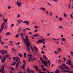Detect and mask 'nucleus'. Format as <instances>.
Returning a JSON list of instances; mask_svg holds the SVG:
<instances>
[{
    "label": "nucleus",
    "instance_id": "603ef678",
    "mask_svg": "<svg viewBox=\"0 0 73 73\" xmlns=\"http://www.w3.org/2000/svg\"><path fill=\"white\" fill-rule=\"evenodd\" d=\"M64 16L65 17L67 16L66 14L65 13H64Z\"/></svg>",
    "mask_w": 73,
    "mask_h": 73
},
{
    "label": "nucleus",
    "instance_id": "5fc2aeb1",
    "mask_svg": "<svg viewBox=\"0 0 73 73\" xmlns=\"http://www.w3.org/2000/svg\"><path fill=\"white\" fill-rule=\"evenodd\" d=\"M54 52L55 53V54H58V52L57 51H55Z\"/></svg>",
    "mask_w": 73,
    "mask_h": 73
},
{
    "label": "nucleus",
    "instance_id": "9d476101",
    "mask_svg": "<svg viewBox=\"0 0 73 73\" xmlns=\"http://www.w3.org/2000/svg\"><path fill=\"white\" fill-rule=\"evenodd\" d=\"M23 23H26V25H28L29 24V21H25L23 22Z\"/></svg>",
    "mask_w": 73,
    "mask_h": 73
},
{
    "label": "nucleus",
    "instance_id": "9b49d317",
    "mask_svg": "<svg viewBox=\"0 0 73 73\" xmlns=\"http://www.w3.org/2000/svg\"><path fill=\"white\" fill-rule=\"evenodd\" d=\"M5 56H6V58H8L10 60L11 59V58H9V57H10V55H5Z\"/></svg>",
    "mask_w": 73,
    "mask_h": 73
},
{
    "label": "nucleus",
    "instance_id": "0eeeda50",
    "mask_svg": "<svg viewBox=\"0 0 73 73\" xmlns=\"http://www.w3.org/2000/svg\"><path fill=\"white\" fill-rule=\"evenodd\" d=\"M16 3L18 7H21V4H22V2H19V1H17Z\"/></svg>",
    "mask_w": 73,
    "mask_h": 73
},
{
    "label": "nucleus",
    "instance_id": "5701e85b",
    "mask_svg": "<svg viewBox=\"0 0 73 73\" xmlns=\"http://www.w3.org/2000/svg\"><path fill=\"white\" fill-rule=\"evenodd\" d=\"M18 54L19 56H20V57H22V54H20V52H19Z\"/></svg>",
    "mask_w": 73,
    "mask_h": 73
},
{
    "label": "nucleus",
    "instance_id": "7ed1b4c3",
    "mask_svg": "<svg viewBox=\"0 0 73 73\" xmlns=\"http://www.w3.org/2000/svg\"><path fill=\"white\" fill-rule=\"evenodd\" d=\"M33 66L35 67L36 71H38L39 73H46V72H42V71H41V70L40 69L38 70V68L36 66Z\"/></svg>",
    "mask_w": 73,
    "mask_h": 73
},
{
    "label": "nucleus",
    "instance_id": "dca6fc26",
    "mask_svg": "<svg viewBox=\"0 0 73 73\" xmlns=\"http://www.w3.org/2000/svg\"><path fill=\"white\" fill-rule=\"evenodd\" d=\"M34 48L35 50L37 52L38 51V49L36 48V47L34 46Z\"/></svg>",
    "mask_w": 73,
    "mask_h": 73
},
{
    "label": "nucleus",
    "instance_id": "20e7f679",
    "mask_svg": "<svg viewBox=\"0 0 73 73\" xmlns=\"http://www.w3.org/2000/svg\"><path fill=\"white\" fill-rule=\"evenodd\" d=\"M68 62H66V64H67L68 65H70V66H71L72 65V63H71V61L70 59H68L67 60Z\"/></svg>",
    "mask_w": 73,
    "mask_h": 73
},
{
    "label": "nucleus",
    "instance_id": "13d9d810",
    "mask_svg": "<svg viewBox=\"0 0 73 73\" xmlns=\"http://www.w3.org/2000/svg\"><path fill=\"white\" fill-rule=\"evenodd\" d=\"M50 16H51L52 15V13H51V12L50 13Z\"/></svg>",
    "mask_w": 73,
    "mask_h": 73
},
{
    "label": "nucleus",
    "instance_id": "a211bd4d",
    "mask_svg": "<svg viewBox=\"0 0 73 73\" xmlns=\"http://www.w3.org/2000/svg\"><path fill=\"white\" fill-rule=\"evenodd\" d=\"M60 68H61V69H64V67H63L62 66H60Z\"/></svg>",
    "mask_w": 73,
    "mask_h": 73
},
{
    "label": "nucleus",
    "instance_id": "c85d7f7f",
    "mask_svg": "<svg viewBox=\"0 0 73 73\" xmlns=\"http://www.w3.org/2000/svg\"><path fill=\"white\" fill-rule=\"evenodd\" d=\"M25 31H26V29H23V32L24 34H25V33H24V32H25Z\"/></svg>",
    "mask_w": 73,
    "mask_h": 73
},
{
    "label": "nucleus",
    "instance_id": "052dcab7",
    "mask_svg": "<svg viewBox=\"0 0 73 73\" xmlns=\"http://www.w3.org/2000/svg\"><path fill=\"white\" fill-rule=\"evenodd\" d=\"M26 29H27V30H30V31L31 30V29H29V28H28L27 27L26 28Z\"/></svg>",
    "mask_w": 73,
    "mask_h": 73
},
{
    "label": "nucleus",
    "instance_id": "37998d69",
    "mask_svg": "<svg viewBox=\"0 0 73 73\" xmlns=\"http://www.w3.org/2000/svg\"><path fill=\"white\" fill-rule=\"evenodd\" d=\"M62 18H61V17H60L59 18V20L60 21H62Z\"/></svg>",
    "mask_w": 73,
    "mask_h": 73
},
{
    "label": "nucleus",
    "instance_id": "6ab92c4d",
    "mask_svg": "<svg viewBox=\"0 0 73 73\" xmlns=\"http://www.w3.org/2000/svg\"><path fill=\"white\" fill-rule=\"evenodd\" d=\"M3 60H4V62H5V59H6V56H5H5H3Z\"/></svg>",
    "mask_w": 73,
    "mask_h": 73
},
{
    "label": "nucleus",
    "instance_id": "de8ad7c7",
    "mask_svg": "<svg viewBox=\"0 0 73 73\" xmlns=\"http://www.w3.org/2000/svg\"><path fill=\"white\" fill-rule=\"evenodd\" d=\"M70 16L71 17V18H73V15L72 14H70Z\"/></svg>",
    "mask_w": 73,
    "mask_h": 73
},
{
    "label": "nucleus",
    "instance_id": "ddd939ff",
    "mask_svg": "<svg viewBox=\"0 0 73 73\" xmlns=\"http://www.w3.org/2000/svg\"><path fill=\"white\" fill-rule=\"evenodd\" d=\"M17 21L19 23H20V22H22L23 23V21L21 19H19V20H18Z\"/></svg>",
    "mask_w": 73,
    "mask_h": 73
},
{
    "label": "nucleus",
    "instance_id": "f257e3e1",
    "mask_svg": "<svg viewBox=\"0 0 73 73\" xmlns=\"http://www.w3.org/2000/svg\"><path fill=\"white\" fill-rule=\"evenodd\" d=\"M21 36L22 39H23V41L24 43L26 44V46L27 48V49L28 51H30V48L29 47L30 46H31V42L29 41V39L28 38V36L26 35L25 36V37L26 38L25 39L24 38V35L23 33H21L20 34Z\"/></svg>",
    "mask_w": 73,
    "mask_h": 73
},
{
    "label": "nucleus",
    "instance_id": "39448f33",
    "mask_svg": "<svg viewBox=\"0 0 73 73\" xmlns=\"http://www.w3.org/2000/svg\"><path fill=\"white\" fill-rule=\"evenodd\" d=\"M63 66H64V68H65V69L66 70H69V69H70L69 67H67L66 65H65V63H64V64H63Z\"/></svg>",
    "mask_w": 73,
    "mask_h": 73
},
{
    "label": "nucleus",
    "instance_id": "7c9ffc66",
    "mask_svg": "<svg viewBox=\"0 0 73 73\" xmlns=\"http://www.w3.org/2000/svg\"><path fill=\"white\" fill-rule=\"evenodd\" d=\"M48 62L49 65H50V64H51V62H50V60L48 59Z\"/></svg>",
    "mask_w": 73,
    "mask_h": 73
},
{
    "label": "nucleus",
    "instance_id": "412c9836",
    "mask_svg": "<svg viewBox=\"0 0 73 73\" xmlns=\"http://www.w3.org/2000/svg\"><path fill=\"white\" fill-rule=\"evenodd\" d=\"M42 70H43V71H46V69L45 68H42Z\"/></svg>",
    "mask_w": 73,
    "mask_h": 73
},
{
    "label": "nucleus",
    "instance_id": "f3484780",
    "mask_svg": "<svg viewBox=\"0 0 73 73\" xmlns=\"http://www.w3.org/2000/svg\"><path fill=\"white\" fill-rule=\"evenodd\" d=\"M43 57H44V58H45V59H48V58H47L46 56V55H43Z\"/></svg>",
    "mask_w": 73,
    "mask_h": 73
},
{
    "label": "nucleus",
    "instance_id": "c03bdc74",
    "mask_svg": "<svg viewBox=\"0 0 73 73\" xmlns=\"http://www.w3.org/2000/svg\"><path fill=\"white\" fill-rule=\"evenodd\" d=\"M26 53L25 52V53H24V56L25 57H26Z\"/></svg>",
    "mask_w": 73,
    "mask_h": 73
},
{
    "label": "nucleus",
    "instance_id": "393cba45",
    "mask_svg": "<svg viewBox=\"0 0 73 73\" xmlns=\"http://www.w3.org/2000/svg\"><path fill=\"white\" fill-rule=\"evenodd\" d=\"M59 70L58 69L56 70V73H59Z\"/></svg>",
    "mask_w": 73,
    "mask_h": 73
},
{
    "label": "nucleus",
    "instance_id": "423d86ee",
    "mask_svg": "<svg viewBox=\"0 0 73 73\" xmlns=\"http://www.w3.org/2000/svg\"><path fill=\"white\" fill-rule=\"evenodd\" d=\"M1 29L0 30V33H2L3 30L4 29V26L3 25H2V24H1Z\"/></svg>",
    "mask_w": 73,
    "mask_h": 73
},
{
    "label": "nucleus",
    "instance_id": "a18cd8bd",
    "mask_svg": "<svg viewBox=\"0 0 73 73\" xmlns=\"http://www.w3.org/2000/svg\"><path fill=\"white\" fill-rule=\"evenodd\" d=\"M68 7H69V8L70 9V3H69V4H68Z\"/></svg>",
    "mask_w": 73,
    "mask_h": 73
},
{
    "label": "nucleus",
    "instance_id": "4d7b16f0",
    "mask_svg": "<svg viewBox=\"0 0 73 73\" xmlns=\"http://www.w3.org/2000/svg\"><path fill=\"white\" fill-rule=\"evenodd\" d=\"M38 31V30H37V29H36V30H35L34 32H35V33H36V32L37 31Z\"/></svg>",
    "mask_w": 73,
    "mask_h": 73
},
{
    "label": "nucleus",
    "instance_id": "c9c22d12",
    "mask_svg": "<svg viewBox=\"0 0 73 73\" xmlns=\"http://www.w3.org/2000/svg\"><path fill=\"white\" fill-rule=\"evenodd\" d=\"M0 42L2 44H4V42L2 41H1V40L0 41Z\"/></svg>",
    "mask_w": 73,
    "mask_h": 73
},
{
    "label": "nucleus",
    "instance_id": "58836bf2",
    "mask_svg": "<svg viewBox=\"0 0 73 73\" xmlns=\"http://www.w3.org/2000/svg\"><path fill=\"white\" fill-rule=\"evenodd\" d=\"M41 53H42V54H44L45 52L43 51H41Z\"/></svg>",
    "mask_w": 73,
    "mask_h": 73
},
{
    "label": "nucleus",
    "instance_id": "2eb2a0df",
    "mask_svg": "<svg viewBox=\"0 0 73 73\" xmlns=\"http://www.w3.org/2000/svg\"><path fill=\"white\" fill-rule=\"evenodd\" d=\"M19 62H17V64L16 65V67L17 68L18 67V66H19Z\"/></svg>",
    "mask_w": 73,
    "mask_h": 73
},
{
    "label": "nucleus",
    "instance_id": "0e129e2a",
    "mask_svg": "<svg viewBox=\"0 0 73 73\" xmlns=\"http://www.w3.org/2000/svg\"><path fill=\"white\" fill-rule=\"evenodd\" d=\"M10 73H13V72L12 70H10Z\"/></svg>",
    "mask_w": 73,
    "mask_h": 73
},
{
    "label": "nucleus",
    "instance_id": "2f4dec72",
    "mask_svg": "<svg viewBox=\"0 0 73 73\" xmlns=\"http://www.w3.org/2000/svg\"><path fill=\"white\" fill-rule=\"evenodd\" d=\"M15 60L16 62H18V58L17 57H16Z\"/></svg>",
    "mask_w": 73,
    "mask_h": 73
},
{
    "label": "nucleus",
    "instance_id": "f8f14e48",
    "mask_svg": "<svg viewBox=\"0 0 73 73\" xmlns=\"http://www.w3.org/2000/svg\"><path fill=\"white\" fill-rule=\"evenodd\" d=\"M42 40H37V43L38 44V43H42Z\"/></svg>",
    "mask_w": 73,
    "mask_h": 73
},
{
    "label": "nucleus",
    "instance_id": "4be33fe9",
    "mask_svg": "<svg viewBox=\"0 0 73 73\" xmlns=\"http://www.w3.org/2000/svg\"><path fill=\"white\" fill-rule=\"evenodd\" d=\"M16 63V62L15 61V62H14L13 63H12L11 64L13 65H15Z\"/></svg>",
    "mask_w": 73,
    "mask_h": 73
},
{
    "label": "nucleus",
    "instance_id": "cd10ccee",
    "mask_svg": "<svg viewBox=\"0 0 73 73\" xmlns=\"http://www.w3.org/2000/svg\"><path fill=\"white\" fill-rule=\"evenodd\" d=\"M26 64H24L23 66H22V68H24L25 67V66Z\"/></svg>",
    "mask_w": 73,
    "mask_h": 73
},
{
    "label": "nucleus",
    "instance_id": "774afa93",
    "mask_svg": "<svg viewBox=\"0 0 73 73\" xmlns=\"http://www.w3.org/2000/svg\"><path fill=\"white\" fill-rule=\"evenodd\" d=\"M19 63H20V64L21 63V61H20V59H19Z\"/></svg>",
    "mask_w": 73,
    "mask_h": 73
},
{
    "label": "nucleus",
    "instance_id": "473e14b6",
    "mask_svg": "<svg viewBox=\"0 0 73 73\" xmlns=\"http://www.w3.org/2000/svg\"><path fill=\"white\" fill-rule=\"evenodd\" d=\"M29 56L30 57H31L32 56V55L31 54H28L27 55V56Z\"/></svg>",
    "mask_w": 73,
    "mask_h": 73
},
{
    "label": "nucleus",
    "instance_id": "09e8293b",
    "mask_svg": "<svg viewBox=\"0 0 73 73\" xmlns=\"http://www.w3.org/2000/svg\"><path fill=\"white\" fill-rule=\"evenodd\" d=\"M19 73H23L22 71H19ZM24 73H26V72H24Z\"/></svg>",
    "mask_w": 73,
    "mask_h": 73
},
{
    "label": "nucleus",
    "instance_id": "1a4fd4ad",
    "mask_svg": "<svg viewBox=\"0 0 73 73\" xmlns=\"http://www.w3.org/2000/svg\"><path fill=\"white\" fill-rule=\"evenodd\" d=\"M27 71L28 72V73H33V71L32 70L31 71H30V70H29V68H27Z\"/></svg>",
    "mask_w": 73,
    "mask_h": 73
},
{
    "label": "nucleus",
    "instance_id": "72a5a7b5",
    "mask_svg": "<svg viewBox=\"0 0 73 73\" xmlns=\"http://www.w3.org/2000/svg\"><path fill=\"white\" fill-rule=\"evenodd\" d=\"M39 35V34H35V35H33V36H38Z\"/></svg>",
    "mask_w": 73,
    "mask_h": 73
},
{
    "label": "nucleus",
    "instance_id": "79ce46f5",
    "mask_svg": "<svg viewBox=\"0 0 73 73\" xmlns=\"http://www.w3.org/2000/svg\"><path fill=\"white\" fill-rule=\"evenodd\" d=\"M62 40L63 41H64L66 40V39L65 38H62Z\"/></svg>",
    "mask_w": 73,
    "mask_h": 73
},
{
    "label": "nucleus",
    "instance_id": "680f3d73",
    "mask_svg": "<svg viewBox=\"0 0 73 73\" xmlns=\"http://www.w3.org/2000/svg\"><path fill=\"white\" fill-rule=\"evenodd\" d=\"M1 72H2V73H5L4 71L3 70H2L1 71Z\"/></svg>",
    "mask_w": 73,
    "mask_h": 73
},
{
    "label": "nucleus",
    "instance_id": "3c124183",
    "mask_svg": "<svg viewBox=\"0 0 73 73\" xmlns=\"http://www.w3.org/2000/svg\"><path fill=\"white\" fill-rule=\"evenodd\" d=\"M63 59H64V62H65L66 60V58H63Z\"/></svg>",
    "mask_w": 73,
    "mask_h": 73
},
{
    "label": "nucleus",
    "instance_id": "338daca9",
    "mask_svg": "<svg viewBox=\"0 0 73 73\" xmlns=\"http://www.w3.org/2000/svg\"><path fill=\"white\" fill-rule=\"evenodd\" d=\"M7 51H6V50H5V54H6V53H7Z\"/></svg>",
    "mask_w": 73,
    "mask_h": 73
},
{
    "label": "nucleus",
    "instance_id": "8fccbe9b",
    "mask_svg": "<svg viewBox=\"0 0 73 73\" xmlns=\"http://www.w3.org/2000/svg\"><path fill=\"white\" fill-rule=\"evenodd\" d=\"M41 67H44V66L43 64H41Z\"/></svg>",
    "mask_w": 73,
    "mask_h": 73
},
{
    "label": "nucleus",
    "instance_id": "aec40b11",
    "mask_svg": "<svg viewBox=\"0 0 73 73\" xmlns=\"http://www.w3.org/2000/svg\"><path fill=\"white\" fill-rule=\"evenodd\" d=\"M1 69L2 70H3L4 69V65H3L1 67Z\"/></svg>",
    "mask_w": 73,
    "mask_h": 73
},
{
    "label": "nucleus",
    "instance_id": "e433bc0d",
    "mask_svg": "<svg viewBox=\"0 0 73 73\" xmlns=\"http://www.w3.org/2000/svg\"><path fill=\"white\" fill-rule=\"evenodd\" d=\"M46 39H41V41H42V42L44 41V40H45Z\"/></svg>",
    "mask_w": 73,
    "mask_h": 73
},
{
    "label": "nucleus",
    "instance_id": "4468645a",
    "mask_svg": "<svg viewBox=\"0 0 73 73\" xmlns=\"http://www.w3.org/2000/svg\"><path fill=\"white\" fill-rule=\"evenodd\" d=\"M40 9H41V10L44 11H46L44 7H40Z\"/></svg>",
    "mask_w": 73,
    "mask_h": 73
},
{
    "label": "nucleus",
    "instance_id": "a878e982",
    "mask_svg": "<svg viewBox=\"0 0 73 73\" xmlns=\"http://www.w3.org/2000/svg\"><path fill=\"white\" fill-rule=\"evenodd\" d=\"M58 52H60V51L61 50V49L60 48H59L58 49Z\"/></svg>",
    "mask_w": 73,
    "mask_h": 73
},
{
    "label": "nucleus",
    "instance_id": "bf43d9fd",
    "mask_svg": "<svg viewBox=\"0 0 73 73\" xmlns=\"http://www.w3.org/2000/svg\"><path fill=\"white\" fill-rule=\"evenodd\" d=\"M35 27L36 29H38V27L37 26H35Z\"/></svg>",
    "mask_w": 73,
    "mask_h": 73
},
{
    "label": "nucleus",
    "instance_id": "6e6552de",
    "mask_svg": "<svg viewBox=\"0 0 73 73\" xmlns=\"http://www.w3.org/2000/svg\"><path fill=\"white\" fill-rule=\"evenodd\" d=\"M65 68H64V72H68L69 73H73V71H70L69 70H65Z\"/></svg>",
    "mask_w": 73,
    "mask_h": 73
},
{
    "label": "nucleus",
    "instance_id": "6e6d98bb",
    "mask_svg": "<svg viewBox=\"0 0 73 73\" xmlns=\"http://www.w3.org/2000/svg\"><path fill=\"white\" fill-rule=\"evenodd\" d=\"M4 21L5 22H7L8 20L7 19H4Z\"/></svg>",
    "mask_w": 73,
    "mask_h": 73
},
{
    "label": "nucleus",
    "instance_id": "ea45409f",
    "mask_svg": "<svg viewBox=\"0 0 73 73\" xmlns=\"http://www.w3.org/2000/svg\"><path fill=\"white\" fill-rule=\"evenodd\" d=\"M1 62H4V58L2 59H1Z\"/></svg>",
    "mask_w": 73,
    "mask_h": 73
},
{
    "label": "nucleus",
    "instance_id": "69168bd1",
    "mask_svg": "<svg viewBox=\"0 0 73 73\" xmlns=\"http://www.w3.org/2000/svg\"><path fill=\"white\" fill-rule=\"evenodd\" d=\"M53 40H56L57 39H56L55 38H53Z\"/></svg>",
    "mask_w": 73,
    "mask_h": 73
},
{
    "label": "nucleus",
    "instance_id": "864d4df0",
    "mask_svg": "<svg viewBox=\"0 0 73 73\" xmlns=\"http://www.w3.org/2000/svg\"><path fill=\"white\" fill-rule=\"evenodd\" d=\"M70 53L72 56H73V52H71Z\"/></svg>",
    "mask_w": 73,
    "mask_h": 73
},
{
    "label": "nucleus",
    "instance_id": "bb28decb",
    "mask_svg": "<svg viewBox=\"0 0 73 73\" xmlns=\"http://www.w3.org/2000/svg\"><path fill=\"white\" fill-rule=\"evenodd\" d=\"M32 57H29V61H31V59H32Z\"/></svg>",
    "mask_w": 73,
    "mask_h": 73
},
{
    "label": "nucleus",
    "instance_id": "f03ea898",
    "mask_svg": "<svg viewBox=\"0 0 73 73\" xmlns=\"http://www.w3.org/2000/svg\"><path fill=\"white\" fill-rule=\"evenodd\" d=\"M40 59L41 60H42V64H44L45 66H48V62L47 60L44 61L42 59V58H40Z\"/></svg>",
    "mask_w": 73,
    "mask_h": 73
},
{
    "label": "nucleus",
    "instance_id": "49530a36",
    "mask_svg": "<svg viewBox=\"0 0 73 73\" xmlns=\"http://www.w3.org/2000/svg\"><path fill=\"white\" fill-rule=\"evenodd\" d=\"M11 68L12 70H14V68L13 67H11Z\"/></svg>",
    "mask_w": 73,
    "mask_h": 73
},
{
    "label": "nucleus",
    "instance_id": "b1692460",
    "mask_svg": "<svg viewBox=\"0 0 73 73\" xmlns=\"http://www.w3.org/2000/svg\"><path fill=\"white\" fill-rule=\"evenodd\" d=\"M31 49L33 52H34V50L33 49V47L31 46Z\"/></svg>",
    "mask_w": 73,
    "mask_h": 73
},
{
    "label": "nucleus",
    "instance_id": "c756f323",
    "mask_svg": "<svg viewBox=\"0 0 73 73\" xmlns=\"http://www.w3.org/2000/svg\"><path fill=\"white\" fill-rule=\"evenodd\" d=\"M9 34H10V32H7V33L5 34L6 35H9Z\"/></svg>",
    "mask_w": 73,
    "mask_h": 73
},
{
    "label": "nucleus",
    "instance_id": "a19ab883",
    "mask_svg": "<svg viewBox=\"0 0 73 73\" xmlns=\"http://www.w3.org/2000/svg\"><path fill=\"white\" fill-rule=\"evenodd\" d=\"M19 35L18 34H17L15 36V37H18V36H19Z\"/></svg>",
    "mask_w": 73,
    "mask_h": 73
},
{
    "label": "nucleus",
    "instance_id": "e2e57ef3",
    "mask_svg": "<svg viewBox=\"0 0 73 73\" xmlns=\"http://www.w3.org/2000/svg\"><path fill=\"white\" fill-rule=\"evenodd\" d=\"M8 8L9 9H10L11 8V6H8Z\"/></svg>",
    "mask_w": 73,
    "mask_h": 73
},
{
    "label": "nucleus",
    "instance_id": "f704fd0d",
    "mask_svg": "<svg viewBox=\"0 0 73 73\" xmlns=\"http://www.w3.org/2000/svg\"><path fill=\"white\" fill-rule=\"evenodd\" d=\"M5 50H0V53L2 52L3 51H5Z\"/></svg>",
    "mask_w": 73,
    "mask_h": 73
},
{
    "label": "nucleus",
    "instance_id": "4c0bfd02",
    "mask_svg": "<svg viewBox=\"0 0 73 73\" xmlns=\"http://www.w3.org/2000/svg\"><path fill=\"white\" fill-rule=\"evenodd\" d=\"M23 63L24 64H25V60L24 59L23 60Z\"/></svg>",
    "mask_w": 73,
    "mask_h": 73
}]
</instances>
